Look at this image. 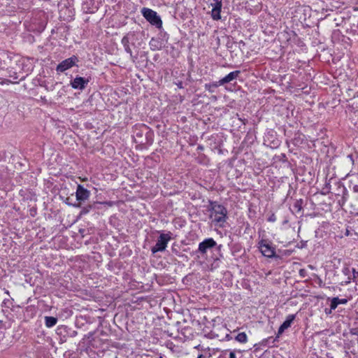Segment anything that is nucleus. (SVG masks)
<instances>
[{"mask_svg":"<svg viewBox=\"0 0 358 358\" xmlns=\"http://www.w3.org/2000/svg\"><path fill=\"white\" fill-rule=\"evenodd\" d=\"M347 302V299H339L338 297H334L331 299V310H335L339 304H345Z\"/></svg>","mask_w":358,"mask_h":358,"instance_id":"nucleus-18","label":"nucleus"},{"mask_svg":"<svg viewBox=\"0 0 358 358\" xmlns=\"http://www.w3.org/2000/svg\"><path fill=\"white\" fill-rule=\"evenodd\" d=\"M233 338L230 334H226L224 339L227 341H230Z\"/></svg>","mask_w":358,"mask_h":358,"instance_id":"nucleus-33","label":"nucleus"},{"mask_svg":"<svg viewBox=\"0 0 358 358\" xmlns=\"http://www.w3.org/2000/svg\"><path fill=\"white\" fill-rule=\"evenodd\" d=\"M80 208H81V210L80 212V215L82 216V215L87 214L91 210V209L93 208V206L92 204H88L83 207L81 206Z\"/></svg>","mask_w":358,"mask_h":358,"instance_id":"nucleus-25","label":"nucleus"},{"mask_svg":"<svg viewBox=\"0 0 358 358\" xmlns=\"http://www.w3.org/2000/svg\"><path fill=\"white\" fill-rule=\"evenodd\" d=\"M349 280L358 283V271L355 268H352V275L349 276Z\"/></svg>","mask_w":358,"mask_h":358,"instance_id":"nucleus-26","label":"nucleus"},{"mask_svg":"<svg viewBox=\"0 0 358 358\" xmlns=\"http://www.w3.org/2000/svg\"><path fill=\"white\" fill-rule=\"evenodd\" d=\"M211 6L213 9L211 10V17L214 20H219L221 19V10L222 8V0H213Z\"/></svg>","mask_w":358,"mask_h":358,"instance_id":"nucleus-10","label":"nucleus"},{"mask_svg":"<svg viewBox=\"0 0 358 358\" xmlns=\"http://www.w3.org/2000/svg\"><path fill=\"white\" fill-rule=\"evenodd\" d=\"M235 340L241 343H245L248 341V336L245 332H241L235 336Z\"/></svg>","mask_w":358,"mask_h":358,"instance_id":"nucleus-24","label":"nucleus"},{"mask_svg":"<svg viewBox=\"0 0 358 358\" xmlns=\"http://www.w3.org/2000/svg\"><path fill=\"white\" fill-rule=\"evenodd\" d=\"M267 220L268 222H274L276 221V216L275 215L274 213H272L268 218H267Z\"/></svg>","mask_w":358,"mask_h":358,"instance_id":"nucleus-30","label":"nucleus"},{"mask_svg":"<svg viewBox=\"0 0 358 358\" xmlns=\"http://www.w3.org/2000/svg\"><path fill=\"white\" fill-rule=\"evenodd\" d=\"M90 192L85 188L82 185H78L76 196L78 203L73 204L74 207L80 208L81 203L87 200L90 196Z\"/></svg>","mask_w":358,"mask_h":358,"instance_id":"nucleus-8","label":"nucleus"},{"mask_svg":"<svg viewBox=\"0 0 358 358\" xmlns=\"http://www.w3.org/2000/svg\"><path fill=\"white\" fill-rule=\"evenodd\" d=\"M258 247L262 254L266 257L273 258L275 257V248L268 240L262 239L258 243Z\"/></svg>","mask_w":358,"mask_h":358,"instance_id":"nucleus-7","label":"nucleus"},{"mask_svg":"<svg viewBox=\"0 0 358 358\" xmlns=\"http://www.w3.org/2000/svg\"><path fill=\"white\" fill-rule=\"evenodd\" d=\"M149 127L145 124H135L133 128L134 136L137 138H142L144 134L145 135Z\"/></svg>","mask_w":358,"mask_h":358,"instance_id":"nucleus-16","label":"nucleus"},{"mask_svg":"<svg viewBox=\"0 0 358 358\" xmlns=\"http://www.w3.org/2000/svg\"><path fill=\"white\" fill-rule=\"evenodd\" d=\"M345 236H350V231L348 229H346V231H345Z\"/></svg>","mask_w":358,"mask_h":358,"instance_id":"nucleus-40","label":"nucleus"},{"mask_svg":"<svg viewBox=\"0 0 358 358\" xmlns=\"http://www.w3.org/2000/svg\"><path fill=\"white\" fill-rule=\"evenodd\" d=\"M141 14L150 24L157 29L162 28V19L156 11L144 7L141 9Z\"/></svg>","mask_w":358,"mask_h":358,"instance_id":"nucleus-3","label":"nucleus"},{"mask_svg":"<svg viewBox=\"0 0 358 358\" xmlns=\"http://www.w3.org/2000/svg\"><path fill=\"white\" fill-rule=\"evenodd\" d=\"M211 334H212V337L211 338H218V335L215 334V332L212 331Z\"/></svg>","mask_w":358,"mask_h":358,"instance_id":"nucleus-37","label":"nucleus"},{"mask_svg":"<svg viewBox=\"0 0 358 358\" xmlns=\"http://www.w3.org/2000/svg\"><path fill=\"white\" fill-rule=\"evenodd\" d=\"M240 74H241V71L237 70V71H231L229 74L225 76L224 78H221L219 80V84L224 85L225 84L229 83L236 80L237 78L240 76Z\"/></svg>","mask_w":358,"mask_h":358,"instance_id":"nucleus-15","label":"nucleus"},{"mask_svg":"<svg viewBox=\"0 0 358 358\" xmlns=\"http://www.w3.org/2000/svg\"><path fill=\"white\" fill-rule=\"evenodd\" d=\"M303 142V139L301 138V134H296L294 138L292 139V143L294 145H299Z\"/></svg>","mask_w":358,"mask_h":358,"instance_id":"nucleus-27","label":"nucleus"},{"mask_svg":"<svg viewBox=\"0 0 358 358\" xmlns=\"http://www.w3.org/2000/svg\"><path fill=\"white\" fill-rule=\"evenodd\" d=\"M90 80L80 76H76L71 81V86L75 90H83L86 88Z\"/></svg>","mask_w":358,"mask_h":358,"instance_id":"nucleus-9","label":"nucleus"},{"mask_svg":"<svg viewBox=\"0 0 358 358\" xmlns=\"http://www.w3.org/2000/svg\"><path fill=\"white\" fill-rule=\"evenodd\" d=\"M29 215L31 217H34L37 214V208L36 206L31 207L29 210Z\"/></svg>","mask_w":358,"mask_h":358,"instance_id":"nucleus-29","label":"nucleus"},{"mask_svg":"<svg viewBox=\"0 0 358 358\" xmlns=\"http://www.w3.org/2000/svg\"><path fill=\"white\" fill-rule=\"evenodd\" d=\"M159 358H163V357L162 355H160Z\"/></svg>","mask_w":358,"mask_h":358,"instance_id":"nucleus-44","label":"nucleus"},{"mask_svg":"<svg viewBox=\"0 0 358 358\" xmlns=\"http://www.w3.org/2000/svg\"><path fill=\"white\" fill-rule=\"evenodd\" d=\"M264 142L268 143L271 148H277L279 144V140L275 137V132L273 130L268 131L264 137Z\"/></svg>","mask_w":358,"mask_h":358,"instance_id":"nucleus-11","label":"nucleus"},{"mask_svg":"<svg viewBox=\"0 0 358 358\" xmlns=\"http://www.w3.org/2000/svg\"><path fill=\"white\" fill-rule=\"evenodd\" d=\"M57 322V318L52 316L45 317V324L48 328H51L56 325Z\"/></svg>","mask_w":358,"mask_h":358,"instance_id":"nucleus-22","label":"nucleus"},{"mask_svg":"<svg viewBox=\"0 0 358 358\" xmlns=\"http://www.w3.org/2000/svg\"><path fill=\"white\" fill-rule=\"evenodd\" d=\"M197 150H203V147L202 145H199L197 147Z\"/></svg>","mask_w":358,"mask_h":358,"instance_id":"nucleus-41","label":"nucleus"},{"mask_svg":"<svg viewBox=\"0 0 358 358\" xmlns=\"http://www.w3.org/2000/svg\"><path fill=\"white\" fill-rule=\"evenodd\" d=\"M10 76L13 77L15 80L18 79V76H17L16 73H14V76Z\"/></svg>","mask_w":358,"mask_h":358,"instance_id":"nucleus-38","label":"nucleus"},{"mask_svg":"<svg viewBox=\"0 0 358 358\" xmlns=\"http://www.w3.org/2000/svg\"><path fill=\"white\" fill-rule=\"evenodd\" d=\"M331 310H331V309H330L329 310H327V309L326 308V309H325V313H331Z\"/></svg>","mask_w":358,"mask_h":358,"instance_id":"nucleus-43","label":"nucleus"},{"mask_svg":"<svg viewBox=\"0 0 358 358\" xmlns=\"http://www.w3.org/2000/svg\"><path fill=\"white\" fill-rule=\"evenodd\" d=\"M270 340H272V343H273L275 342V341L276 340V338H273V337H270L268 338V339L264 341L263 342H268Z\"/></svg>","mask_w":358,"mask_h":358,"instance_id":"nucleus-34","label":"nucleus"},{"mask_svg":"<svg viewBox=\"0 0 358 358\" xmlns=\"http://www.w3.org/2000/svg\"><path fill=\"white\" fill-rule=\"evenodd\" d=\"M177 85H178V87L179 88H182V87H182V82H180L179 83H178V84H177Z\"/></svg>","mask_w":358,"mask_h":358,"instance_id":"nucleus-39","label":"nucleus"},{"mask_svg":"<svg viewBox=\"0 0 358 358\" xmlns=\"http://www.w3.org/2000/svg\"><path fill=\"white\" fill-rule=\"evenodd\" d=\"M136 39V34L134 31H129L124 36H123L121 41V43L122 44L125 52L129 54L130 57L133 59V61L137 59V56L133 55L132 50L130 48V43L131 44V45L134 46V41Z\"/></svg>","mask_w":358,"mask_h":358,"instance_id":"nucleus-5","label":"nucleus"},{"mask_svg":"<svg viewBox=\"0 0 358 358\" xmlns=\"http://www.w3.org/2000/svg\"><path fill=\"white\" fill-rule=\"evenodd\" d=\"M172 233L169 231L167 233H161L157 240V243L155 246L151 248L152 254H155L158 252H164L166 247L169 241L171 239Z\"/></svg>","mask_w":358,"mask_h":358,"instance_id":"nucleus-4","label":"nucleus"},{"mask_svg":"<svg viewBox=\"0 0 358 358\" xmlns=\"http://www.w3.org/2000/svg\"><path fill=\"white\" fill-rule=\"evenodd\" d=\"M221 85H222L219 84V80H218V81H215V82H213V83H206L204 85V88L206 90L208 91L209 92L214 93V92H215V90L219 86H221Z\"/></svg>","mask_w":358,"mask_h":358,"instance_id":"nucleus-21","label":"nucleus"},{"mask_svg":"<svg viewBox=\"0 0 358 358\" xmlns=\"http://www.w3.org/2000/svg\"><path fill=\"white\" fill-rule=\"evenodd\" d=\"M357 215H358V213H357Z\"/></svg>","mask_w":358,"mask_h":358,"instance_id":"nucleus-45","label":"nucleus"},{"mask_svg":"<svg viewBox=\"0 0 358 358\" xmlns=\"http://www.w3.org/2000/svg\"><path fill=\"white\" fill-rule=\"evenodd\" d=\"M217 358H237L235 350H224L220 352Z\"/></svg>","mask_w":358,"mask_h":358,"instance_id":"nucleus-19","label":"nucleus"},{"mask_svg":"<svg viewBox=\"0 0 358 358\" xmlns=\"http://www.w3.org/2000/svg\"><path fill=\"white\" fill-rule=\"evenodd\" d=\"M99 9V4L94 0H87L82 5V10L85 13H94Z\"/></svg>","mask_w":358,"mask_h":358,"instance_id":"nucleus-12","label":"nucleus"},{"mask_svg":"<svg viewBox=\"0 0 358 358\" xmlns=\"http://www.w3.org/2000/svg\"><path fill=\"white\" fill-rule=\"evenodd\" d=\"M303 201L302 199H296L293 204V213H295L296 214H299L302 212L303 210Z\"/></svg>","mask_w":358,"mask_h":358,"instance_id":"nucleus-20","label":"nucleus"},{"mask_svg":"<svg viewBox=\"0 0 358 358\" xmlns=\"http://www.w3.org/2000/svg\"><path fill=\"white\" fill-rule=\"evenodd\" d=\"M295 314H291L287 316L285 320L280 326L278 330L277 338L279 337V336L281 335L285 331V330L287 329L289 327H291L292 322L295 320Z\"/></svg>","mask_w":358,"mask_h":358,"instance_id":"nucleus-13","label":"nucleus"},{"mask_svg":"<svg viewBox=\"0 0 358 358\" xmlns=\"http://www.w3.org/2000/svg\"><path fill=\"white\" fill-rule=\"evenodd\" d=\"M150 48L152 51L162 50L164 47V43L159 38H152L149 42Z\"/></svg>","mask_w":358,"mask_h":358,"instance_id":"nucleus-17","label":"nucleus"},{"mask_svg":"<svg viewBox=\"0 0 358 358\" xmlns=\"http://www.w3.org/2000/svg\"><path fill=\"white\" fill-rule=\"evenodd\" d=\"M350 334L352 335H358V329L357 328L350 329Z\"/></svg>","mask_w":358,"mask_h":358,"instance_id":"nucleus-31","label":"nucleus"},{"mask_svg":"<svg viewBox=\"0 0 358 358\" xmlns=\"http://www.w3.org/2000/svg\"><path fill=\"white\" fill-rule=\"evenodd\" d=\"M78 62L79 58L76 55H72L59 63L56 67V71L57 73H63L73 66H78Z\"/></svg>","mask_w":358,"mask_h":358,"instance_id":"nucleus-6","label":"nucleus"},{"mask_svg":"<svg viewBox=\"0 0 358 358\" xmlns=\"http://www.w3.org/2000/svg\"><path fill=\"white\" fill-rule=\"evenodd\" d=\"M353 192H358V185H355L353 186Z\"/></svg>","mask_w":358,"mask_h":358,"instance_id":"nucleus-35","label":"nucleus"},{"mask_svg":"<svg viewBox=\"0 0 358 358\" xmlns=\"http://www.w3.org/2000/svg\"><path fill=\"white\" fill-rule=\"evenodd\" d=\"M197 358H205V356L203 355H199Z\"/></svg>","mask_w":358,"mask_h":358,"instance_id":"nucleus-42","label":"nucleus"},{"mask_svg":"<svg viewBox=\"0 0 358 358\" xmlns=\"http://www.w3.org/2000/svg\"><path fill=\"white\" fill-rule=\"evenodd\" d=\"M57 334L63 335L64 337L69 336L71 338L76 337L78 335L77 331L73 330L65 325L59 327L57 329Z\"/></svg>","mask_w":358,"mask_h":358,"instance_id":"nucleus-14","label":"nucleus"},{"mask_svg":"<svg viewBox=\"0 0 358 358\" xmlns=\"http://www.w3.org/2000/svg\"><path fill=\"white\" fill-rule=\"evenodd\" d=\"M342 272L345 275H347L349 278V276L352 275V269H350L349 267L345 266L342 269Z\"/></svg>","mask_w":358,"mask_h":358,"instance_id":"nucleus-28","label":"nucleus"},{"mask_svg":"<svg viewBox=\"0 0 358 358\" xmlns=\"http://www.w3.org/2000/svg\"><path fill=\"white\" fill-rule=\"evenodd\" d=\"M10 83H12V82L10 80H8V79H3L2 80L1 82H0V85H4V84H10Z\"/></svg>","mask_w":358,"mask_h":358,"instance_id":"nucleus-32","label":"nucleus"},{"mask_svg":"<svg viewBox=\"0 0 358 358\" xmlns=\"http://www.w3.org/2000/svg\"><path fill=\"white\" fill-rule=\"evenodd\" d=\"M153 137H154V132L149 127L147 131L145 132V143L151 145L153 142Z\"/></svg>","mask_w":358,"mask_h":358,"instance_id":"nucleus-23","label":"nucleus"},{"mask_svg":"<svg viewBox=\"0 0 358 358\" xmlns=\"http://www.w3.org/2000/svg\"><path fill=\"white\" fill-rule=\"evenodd\" d=\"M222 245H217L216 241L213 238L204 239L199 244L198 249L196 250V254H200L202 256L206 254L208 250H210L213 253L212 255L207 259L209 264V269L213 271L220 267L223 259V254L222 253Z\"/></svg>","mask_w":358,"mask_h":358,"instance_id":"nucleus-1","label":"nucleus"},{"mask_svg":"<svg viewBox=\"0 0 358 358\" xmlns=\"http://www.w3.org/2000/svg\"><path fill=\"white\" fill-rule=\"evenodd\" d=\"M208 203V210L210 213V219L216 224L222 227L228 217L227 208L217 201L210 200Z\"/></svg>","mask_w":358,"mask_h":358,"instance_id":"nucleus-2","label":"nucleus"},{"mask_svg":"<svg viewBox=\"0 0 358 358\" xmlns=\"http://www.w3.org/2000/svg\"><path fill=\"white\" fill-rule=\"evenodd\" d=\"M306 246V241H302L301 242V245L299 247L300 248H303L304 247Z\"/></svg>","mask_w":358,"mask_h":358,"instance_id":"nucleus-36","label":"nucleus"}]
</instances>
